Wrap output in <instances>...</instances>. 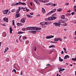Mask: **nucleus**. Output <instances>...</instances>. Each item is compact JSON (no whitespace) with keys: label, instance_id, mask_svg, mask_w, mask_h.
<instances>
[{"label":"nucleus","instance_id":"51","mask_svg":"<svg viewBox=\"0 0 76 76\" xmlns=\"http://www.w3.org/2000/svg\"><path fill=\"white\" fill-rule=\"evenodd\" d=\"M67 58L65 57V56L64 57V59H65V60H66L67 59Z\"/></svg>","mask_w":76,"mask_h":76},{"label":"nucleus","instance_id":"5","mask_svg":"<svg viewBox=\"0 0 76 76\" xmlns=\"http://www.w3.org/2000/svg\"><path fill=\"white\" fill-rule=\"evenodd\" d=\"M3 20L4 22H9L8 18H6V17L4 18Z\"/></svg>","mask_w":76,"mask_h":76},{"label":"nucleus","instance_id":"6","mask_svg":"<svg viewBox=\"0 0 76 76\" xmlns=\"http://www.w3.org/2000/svg\"><path fill=\"white\" fill-rule=\"evenodd\" d=\"M51 38H54V36H47L46 37V39H50Z\"/></svg>","mask_w":76,"mask_h":76},{"label":"nucleus","instance_id":"19","mask_svg":"<svg viewBox=\"0 0 76 76\" xmlns=\"http://www.w3.org/2000/svg\"><path fill=\"white\" fill-rule=\"evenodd\" d=\"M57 10L58 12H61V11L62 10V9L59 8Z\"/></svg>","mask_w":76,"mask_h":76},{"label":"nucleus","instance_id":"59","mask_svg":"<svg viewBox=\"0 0 76 76\" xmlns=\"http://www.w3.org/2000/svg\"><path fill=\"white\" fill-rule=\"evenodd\" d=\"M45 20H46V21H47V20H48V18H46L45 19Z\"/></svg>","mask_w":76,"mask_h":76},{"label":"nucleus","instance_id":"55","mask_svg":"<svg viewBox=\"0 0 76 76\" xmlns=\"http://www.w3.org/2000/svg\"><path fill=\"white\" fill-rule=\"evenodd\" d=\"M64 50L65 51H66V48H64Z\"/></svg>","mask_w":76,"mask_h":76},{"label":"nucleus","instance_id":"41","mask_svg":"<svg viewBox=\"0 0 76 76\" xmlns=\"http://www.w3.org/2000/svg\"><path fill=\"white\" fill-rule=\"evenodd\" d=\"M46 27L47 26H46L45 25H43V28H46Z\"/></svg>","mask_w":76,"mask_h":76},{"label":"nucleus","instance_id":"37","mask_svg":"<svg viewBox=\"0 0 76 76\" xmlns=\"http://www.w3.org/2000/svg\"><path fill=\"white\" fill-rule=\"evenodd\" d=\"M25 9H26V12H29V10L27 8H25Z\"/></svg>","mask_w":76,"mask_h":76},{"label":"nucleus","instance_id":"46","mask_svg":"<svg viewBox=\"0 0 76 76\" xmlns=\"http://www.w3.org/2000/svg\"><path fill=\"white\" fill-rule=\"evenodd\" d=\"M18 3H19V4H22V2H19V1L18 2Z\"/></svg>","mask_w":76,"mask_h":76},{"label":"nucleus","instance_id":"35","mask_svg":"<svg viewBox=\"0 0 76 76\" xmlns=\"http://www.w3.org/2000/svg\"><path fill=\"white\" fill-rule=\"evenodd\" d=\"M12 72H14L15 73H16V70H15V69H14L12 70Z\"/></svg>","mask_w":76,"mask_h":76},{"label":"nucleus","instance_id":"30","mask_svg":"<svg viewBox=\"0 0 76 76\" xmlns=\"http://www.w3.org/2000/svg\"><path fill=\"white\" fill-rule=\"evenodd\" d=\"M74 7L75 9L74 10L75 12H76V6H74Z\"/></svg>","mask_w":76,"mask_h":76},{"label":"nucleus","instance_id":"33","mask_svg":"<svg viewBox=\"0 0 76 76\" xmlns=\"http://www.w3.org/2000/svg\"><path fill=\"white\" fill-rule=\"evenodd\" d=\"M59 72H60V73H62V69H59Z\"/></svg>","mask_w":76,"mask_h":76},{"label":"nucleus","instance_id":"10","mask_svg":"<svg viewBox=\"0 0 76 76\" xmlns=\"http://www.w3.org/2000/svg\"><path fill=\"white\" fill-rule=\"evenodd\" d=\"M42 12L43 13H45V10L43 7L42 8Z\"/></svg>","mask_w":76,"mask_h":76},{"label":"nucleus","instance_id":"38","mask_svg":"<svg viewBox=\"0 0 76 76\" xmlns=\"http://www.w3.org/2000/svg\"><path fill=\"white\" fill-rule=\"evenodd\" d=\"M53 4V3H50L49 4H46V5H48V4H49V5H51V4Z\"/></svg>","mask_w":76,"mask_h":76},{"label":"nucleus","instance_id":"20","mask_svg":"<svg viewBox=\"0 0 76 76\" xmlns=\"http://www.w3.org/2000/svg\"><path fill=\"white\" fill-rule=\"evenodd\" d=\"M40 25H45V23H44V22H42L40 23Z\"/></svg>","mask_w":76,"mask_h":76},{"label":"nucleus","instance_id":"3","mask_svg":"<svg viewBox=\"0 0 76 76\" xmlns=\"http://www.w3.org/2000/svg\"><path fill=\"white\" fill-rule=\"evenodd\" d=\"M26 31H28L29 30H32V27H26Z\"/></svg>","mask_w":76,"mask_h":76},{"label":"nucleus","instance_id":"31","mask_svg":"<svg viewBox=\"0 0 76 76\" xmlns=\"http://www.w3.org/2000/svg\"><path fill=\"white\" fill-rule=\"evenodd\" d=\"M15 9H14L11 11V12H15Z\"/></svg>","mask_w":76,"mask_h":76},{"label":"nucleus","instance_id":"14","mask_svg":"<svg viewBox=\"0 0 76 76\" xmlns=\"http://www.w3.org/2000/svg\"><path fill=\"white\" fill-rule=\"evenodd\" d=\"M61 19H65V15H63L61 16Z\"/></svg>","mask_w":76,"mask_h":76},{"label":"nucleus","instance_id":"53","mask_svg":"<svg viewBox=\"0 0 76 76\" xmlns=\"http://www.w3.org/2000/svg\"><path fill=\"white\" fill-rule=\"evenodd\" d=\"M37 49V48H36V47H35L34 48V51H36V50Z\"/></svg>","mask_w":76,"mask_h":76},{"label":"nucleus","instance_id":"36","mask_svg":"<svg viewBox=\"0 0 76 76\" xmlns=\"http://www.w3.org/2000/svg\"><path fill=\"white\" fill-rule=\"evenodd\" d=\"M65 57H66V58H69V56L68 55H66L65 56Z\"/></svg>","mask_w":76,"mask_h":76},{"label":"nucleus","instance_id":"7","mask_svg":"<svg viewBox=\"0 0 76 76\" xmlns=\"http://www.w3.org/2000/svg\"><path fill=\"white\" fill-rule=\"evenodd\" d=\"M53 24L55 25L56 26H60L61 24L60 23H53Z\"/></svg>","mask_w":76,"mask_h":76},{"label":"nucleus","instance_id":"17","mask_svg":"<svg viewBox=\"0 0 76 76\" xmlns=\"http://www.w3.org/2000/svg\"><path fill=\"white\" fill-rule=\"evenodd\" d=\"M32 30H37V27H32Z\"/></svg>","mask_w":76,"mask_h":76},{"label":"nucleus","instance_id":"47","mask_svg":"<svg viewBox=\"0 0 76 76\" xmlns=\"http://www.w3.org/2000/svg\"><path fill=\"white\" fill-rule=\"evenodd\" d=\"M30 14L31 15H34V13H33V12H32V13L30 12Z\"/></svg>","mask_w":76,"mask_h":76},{"label":"nucleus","instance_id":"12","mask_svg":"<svg viewBox=\"0 0 76 76\" xmlns=\"http://www.w3.org/2000/svg\"><path fill=\"white\" fill-rule=\"evenodd\" d=\"M2 35L3 36V37H5L6 36V33L4 32L3 33H2Z\"/></svg>","mask_w":76,"mask_h":76},{"label":"nucleus","instance_id":"45","mask_svg":"<svg viewBox=\"0 0 76 76\" xmlns=\"http://www.w3.org/2000/svg\"><path fill=\"white\" fill-rule=\"evenodd\" d=\"M75 13L74 12H72L71 13L72 15H75Z\"/></svg>","mask_w":76,"mask_h":76},{"label":"nucleus","instance_id":"61","mask_svg":"<svg viewBox=\"0 0 76 76\" xmlns=\"http://www.w3.org/2000/svg\"><path fill=\"white\" fill-rule=\"evenodd\" d=\"M37 16H40V15H37Z\"/></svg>","mask_w":76,"mask_h":76},{"label":"nucleus","instance_id":"8","mask_svg":"<svg viewBox=\"0 0 76 76\" xmlns=\"http://www.w3.org/2000/svg\"><path fill=\"white\" fill-rule=\"evenodd\" d=\"M45 0H39V1H41L42 3H46V2H48L49 1L48 0H46V1H45Z\"/></svg>","mask_w":76,"mask_h":76},{"label":"nucleus","instance_id":"4","mask_svg":"<svg viewBox=\"0 0 76 76\" xmlns=\"http://www.w3.org/2000/svg\"><path fill=\"white\" fill-rule=\"evenodd\" d=\"M26 19L25 18H23L21 19L20 21L22 23H25Z\"/></svg>","mask_w":76,"mask_h":76},{"label":"nucleus","instance_id":"54","mask_svg":"<svg viewBox=\"0 0 76 76\" xmlns=\"http://www.w3.org/2000/svg\"><path fill=\"white\" fill-rule=\"evenodd\" d=\"M19 11L18 10V11H17V12H16V14L17 13H19Z\"/></svg>","mask_w":76,"mask_h":76},{"label":"nucleus","instance_id":"22","mask_svg":"<svg viewBox=\"0 0 76 76\" xmlns=\"http://www.w3.org/2000/svg\"><path fill=\"white\" fill-rule=\"evenodd\" d=\"M59 60L60 61H63V59H61V57H59Z\"/></svg>","mask_w":76,"mask_h":76},{"label":"nucleus","instance_id":"1","mask_svg":"<svg viewBox=\"0 0 76 76\" xmlns=\"http://www.w3.org/2000/svg\"><path fill=\"white\" fill-rule=\"evenodd\" d=\"M56 9H54L53 10V11L49 12L48 14H47L46 15L49 16V15H51V13H54V12H56Z\"/></svg>","mask_w":76,"mask_h":76},{"label":"nucleus","instance_id":"9","mask_svg":"<svg viewBox=\"0 0 76 76\" xmlns=\"http://www.w3.org/2000/svg\"><path fill=\"white\" fill-rule=\"evenodd\" d=\"M29 33H31V34H36L37 31H29L28 32Z\"/></svg>","mask_w":76,"mask_h":76},{"label":"nucleus","instance_id":"13","mask_svg":"<svg viewBox=\"0 0 76 76\" xmlns=\"http://www.w3.org/2000/svg\"><path fill=\"white\" fill-rule=\"evenodd\" d=\"M10 34H12V31H13V30L12 29V28H10Z\"/></svg>","mask_w":76,"mask_h":76},{"label":"nucleus","instance_id":"21","mask_svg":"<svg viewBox=\"0 0 76 76\" xmlns=\"http://www.w3.org/2000/svg\"><path fill=\"white\" fill-rule=\"evenodd\" d=\"M56 19V17H52V20H54Z\"/></svg>","mask_w":76,"mask_h":76},{"label":"nucleus","instance_id":"44","mask_svg":"<svg viewBox=\"0 0 76 76\" xmlns=\"http://www.w3.org/2000/svg\"><path fill=\"white\" fill-rule=\"evenodd\" d=\"M58 40H59L60 41H62V40L60 38H58Z\"/></svg>","mask_w":76,"mask_h":76},{"label":"nucleus","instance_id":"25","mask_svg":"<svg viewBox=\"0 0 76 76\" xmlns=\"http://www.w3.org/2000/svg\"><path fill=\"white\" fill-rule=\"evenodd\" d=\"M48 20H52V18L51 17H48Z\"/></svg>","mask_w":76,"mask_h":76},{"label":"nucleus","instance_id":"40","mask_svg":"<svg viewBox=\"0 0 76 76\" xmlns=\"http://www.w3.org/2000/svg\"><path fill=\"white\" fill-rule=\"evenodd\" d=\"M19 8L20 10V9H24V8L23 7H19Z\"/></svg>","mask_w":76,"mask_h":76},{"label":"nucleus","instance_id":"18","mask_svg":"<svg viewBox=\"0 0 76 76\" xmlns=\"http://www.w3.org/2000/svg\"><path fill=\"white\" fill-rule=\"evenodd\" d=\"M49 48H54L55 47V46L54 45H50L49 47Z\"/></svg>","mask_w":76,"mask_h":76},{"label":"nucleus","instance_id":"24","mask_svg":"<svg viewBox=\"0 0 76 76\" xmlns=\"http://www.w3.org/2000/svg\"><path fill=\"white\" fill-rule=\"evenodd\" d=\"M54 40L55 41H58V39L57 38H56L54 39Z\"/></svg>","mask_w":76,"mask_h":76},{"label":"nucleus","instance_id":"27","mask_svg":"<svg viewBox=\"0 0 76 76\" xmlns=\"http://www.w3.org/2000/svg\"><path fill=\"white\" fill-rule=\"evenodd\" d=\"M37 30H38V31H40V30H41V28H37Z\"/></svg>","mask_w":76,"mask_h":76},{"label":"nucleus","instance_id":"62","mask_svg":"<svg viewBox=\"0 0 76 76\" xmlns=\"http://www.w3.org/2000/svg\"><path fill=\"white\" fill-rule=\"evenodd\" d=\"M53 6H56V4H53Z\"/></svg>","mask_w":76,"mask_h":76},{"label":"nucleus","instance_id":"64","mask_svg":"<svg viewBox=\"0 0 76 76\" xmlns=\"http://www.w3.org/2000/svg\"><path fill=\"white\" fill-rule=\"evenodd\" d=\"M75 35H76V31L75 32Z\"/></svg>","mask_w":76,"mask_h":76},{"label":"nucleus","instance_id":"28","mask_svg":"<svg viewBox=\"0 0 76 76\" xmlns=\"http://www.w3.org/2000/svg\"><path fill=\"white\" fill-rule=\"evenodd\" d=\"M27 17H28V18H31V16L29 15H26Z\"/></svg>","mask_w":76,"mask_h":76},{"label":"nucleus","instance_id":"57","mask_svg":"<svg viewBox=\"0 0 76 76\" xmlns=\"http://www.w3.org/2000/svg\"><path fill=\"white\" fill-rule=\"evenodd\" d=\"M44 23H45V24H46V25H47V22H44Z\"/></svg>","mask_w":76,"mask_h":76},{"label":"nucleus","instance_id":"34","mask_svg":"<svg viewBox=\"0 0 76 76\" xmlns=\"http://www.w3.org/2000/svg\"><path fill=\"white\" fill-rule=\"evenodd\" d=\"M56 15H57L56 14V13H55V14H54L53 15H52V17H54V16H56Z\"/></svg>","mask_w":76,"mask_h":76},{"label":"nucleus","instance_id":"63","mask_svg":"<svg viewBox=\"0 0 76 76\" xmlns=\"http://www.w3.org/2000/svg\"><path fill=\"white\" fill-rule=\"evenodd\" d=\"M64 30L65 31H66V30H67V29L66 28H64Z\"/></svg>","mask_w":76,"mask_h":76},{"label":"nucleus","instance_id":"11","mask_svg":"<svg viewBox=\"0 0 76 76\" xmlns=\"http://www.w3.org/2000/svg\"><path fill=\"white\" fill-rule=\"evenodd\" d=\"M20 16V14L18 13V14H16L15 15V17L16 18H19V17Z\"/></svg>","mask_w":76,"mask_h":76},{"label":"nucleus","instance_id":"2","mask_svg":"<svg viewBox=\"0 0 76 76\" xmlns=\"http://www.w3.org/2000/svg\"><path fill=\"white\" fill-rule=\"evenodd\" d=\"M8 11H9L8 10H4L3 11V13L4 15H6L7 14Z\"/></svg>","mask_w":76,"mask_h":76},{"label":"nucleus","instance_id":"60","mask_svg":"<svg viewBox=\"0 0 76 76\" xmlns=\"http://www.w3.org/2000/svg\"><path fill=\"white\" fill-rule=\"evenodd\" d=\"M71 12V10H69L68 11H67V12Z\"/></svg>","mask_w":76,"mask_h":76},{"label":"nucleus","instance_id":"29","mask_svg":"<svg viewBox=\"0 0 76 76\" xmlns=\"http://www.w3.org/2000/svg\"><path fill=\"white\" fill-rule=\"evenodd\" d=\"M27 38V37H23V39L25 40Z\"/></svg>","mask_w":76,"mask_h":76},{"label":"nucleus","instance_id":"15","mask_svg":"<svg viewBox=\"0 0 76 76\" xmlns=\"http://www.w3.org/2000/svg\"><path fill=\"white\" fill-rule=\"evenodd\" d=\"M60 23H64V24H65V26H67V23H64V22L63 21H61V22H60Z\"/></svg>","mask_w":76,"mask_h":76},{"label":"nucleus","instance_id":"32","mask_svg":"<svg viewBox=\"0 0 76 76\" xmlns=\"http://www.w3.org/2000/svg\"><path fill=\"white\" fill-rule=\"evenodd\" d=\"M12 25H15V21L14 20H12Z\"/></svg>","mask_w":76,"mask_h":76},{"label":"nucleus","instance_id":"52","mask_svg":"<svg viewBox=\"0 0 76 76\" xmlns=\"http://www.w3.org/2000/svg\"><path fill=\"white\" fill-rule=\"evenodd\" d=\"M30 4L31 6H32V2H31L30 3Z\"/></svg>","mask_w":76,"mask_h":76},{"label":"nucleus","instance_id":"26","mask_svg":"<svg viewBox=\"0 0 76 76\" xmlns=\"http://www.w3.org/2000/svg\"><path fill=\"white\" fill-rule=\"evenodd\" d=\"M23 33H25V32H22L20 31H18V34H23Z\"/></svg>","mask_w":76,"mask_h":76},{"label":"nucleus","instance_id":"42","mask_svg":"<svg viewBox=\"0 0 76 76\" xmlns=\"http://www.w3.org/2000/svg\"><path fill=\"white\" fill-rule=\"evenodd\" d=\"M22 31H26V28H23L22 29Z\"/></svg>","mask_w":76,"mask_h":76},{"label":"nucleus","instance_id":"39","mask_svg":"<svg viewBox=\"0 0 76 76\" xmlns=\"http://www.w3.org/2000/svg\"><path fill=\"white\" fill-rule=\"evenodd\" d=\"M21 4H22L23 5H24V6H25V5H26V4L25 3H22Z\"/></svg>","mask_w":76,"mask_h":76},{"label":"nucleus","instance_id":"48","mask_svg":"<svg viewBox=\"0 0 76 76\" xmlns=\"http://www.w3.org/2000/svg\"><path fill=\"white\" fill-rule=\"evenodd\" d=\"M25 8H24L23 10V11H25V10H26V9H25Z\"/></svg>","mask_w":76,"mask_h":76},{"label":"nucleus","instance_id":"43","mask_svg":"<svg viewBox=\"0 0 76 76\" xmlns=\"http://www.w3.org/2000/svg\"><path fill=\"white\" fill-rule=\"evenodd\" d=\"M8 49H9V48L8 47H7L5 49L6 51H7Z\"/></svg>","mask_w":76,"mask_h":76},{"label":"nucleus","instance_id":"56","mask_svg":"<svg viewBox=\"0 0 76 76\" xmlns=\"http://www.w3.org/2000/svg\"><path fill=\"white\" fill-rule=\"evenodd\" d=\"M19 4V3H17L15 4V5H18Z\"/></svg>","mask_w":76,"mask_h":76},{"label":"nucleus","instance_id":"50","mask_svg":"<svg viewBox=\"0 0 76 76\" xmlns=\"http://www.w3.org/2000/svg\"><path fill=\"white\" fill-rule=\"evenodd\" d=\"M23 73V72L22 71H21L20 72V75H23V73Z\"/></svg>","mask_w":76,"mask_h":76},{"label":"nucleus","instance_id":"23","mask_svg":"<svg viewBox=\"0 0 76 76\" xmlns=\"http://www.w3.org/2000/svg\"><path fill=\"white\" fill-rule=\"evenodd\" d=\"M66 15L68 16H70L71 15V14L70 13H67L66 14Z\"/></svg>","mask_w":76,"mask_h":76},{"label":"nucleus","instance_id":"49","mask_svg":"<svg viewBox=\"0 0 76 76\" xmlns=\"http://www.w3.org/2000/svg\"><path fill=\"white\" fill-rule=\"evenodd\" d=\"M26 42L27 43V44H29V41H26Z\"/></svg>","mask_w":76,"mask_h":76},{"label":"nucleus","instance_id":"58","mask_svg":"<svg viewBox=\"0 0 76 76\" xmlns=\"http://www.w3.org/2000/svg\"><path fill=\"white\" fill-rule=\"evenodd\" d=\"M61 53V54H64V52H63V51H62Z\"/></svg>","mask_w":76,"mask_h":76},{"label":"nucleus","instance_id":"16","mask_svg":"<svg viewBox=\"0 0 76 76\" xmlns=\"http://www.w3.org/2000/svg\"><path fill=\"white\" fill-rule=\"evenodd\" d=\"M17 25L18 26H22V24L19 23H17Z\"/></svg>","mask_w":76,"mask_h":76}]
</instances>
